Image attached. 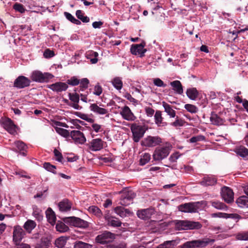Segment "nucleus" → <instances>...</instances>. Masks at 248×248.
<instances>
[{
  "label": "nucleus",
  "instance_id": "nucleus-1",
  "mask_svg": "<svg viewBox=\"0 0 248 248\" xmlns=\"http://www.w3.org/2000/svg\"><path fill=\"white\" fill-rule=\"evenodd\" d=\"M204 205V202L203 201L189 202L179 205L178 209L183 212L195 213L199 210H202Z\"/></svg>",
  "mask_w": 248,
  "mask_h": 248
},
{
  "label": "nucleus",
  "instance_id": "nucleus-2",
  "mask_svg": "<svg viewBox=\"0 0 248 248\" xmlns=\"http://www.w3.org/2000/svg\"><path fill=\"white\" fill-rule=\"evenodd\" d=\"M171 148L172 146L170 143L156 148L153 155V159L155 161H160L165 158L169 155Z\"/></svg>",
  "mask_w": 248,
  "mask_h": 248
},
{
  "label": "nucleus",
  "instance_id": "nucleus-3",
  "mask_svg": "<svg viewBox=\"0 0 248 248\" xmlns=\"http://www.w3.org/2000/svg\"><path fill=\"white\" fill-rule=\"evenodd\" d=\"M214 242V239L209 238L187 241L181 246V248H201L205 247L210 243H213Z\"/></svg>",
  "mask_w": 248,
  "mask_h": 248
},
{
  "label": "nucleus",
  "instance_id": "nucleus-4",
  "mask_svg": "<svg viewBox=\"0 0 248 248\" xmlns=\"http://www.w3.org/2000/svg\"><path fill=\"white\" fill-rule=\"evenodd\" d=\"M130 128L133 135V140L136 142L140 141L147 130L146 126L138 125L137 124H132Z\"/></svg>",
  "mask_w": 248,
  "mask_h": 248
},
{
  "label": "nucleus",
  "instance_id": "nucleus-5",
  "mask_svg": "<svg viewBox=\"0 0 248 248\" xmlns=\"http://www.w3.org/2000/svg\"><path fill=\"white\" fill-rule=\"evenodd\" d=\"M201 227V224L198 222L187 220H179L175 224V228L178 230L198 229Z\"/></svg>",
  "mask_w": 248,
  "mask_h": 248
},
{
  "label": "nucleus",
  "instance_id": "nucleus-6",
  "mask_svg": "<svg viewBox=\"0 0 248 248\" xmlns=\"http://www.w3.org/2000/svg\"><path fill=\"white\" fill-rule=\"evenodd\" d=\"M53 78L52 74L47 72L43 73L40 71H34L31 75V79L38 82H47Z\"/></svg>",
  "mask_w": 248,
  "mask_h": 248
},
{
  "label": "nucleus",
  "instance_id": "nucleus-7",
  "mask_svg": "<svg viewBox=\"0 0 248 248\" xmlns=\"http://www.w3.org/2000/svg\"><path fill=\"white\" fill-rule=\"evenodd\" d=\"M64 221L70 225L76 227L85 228L89 226V223L87 221L75 217L65 218Z\"/></svg>",
  "mask_w": 248,
  "mask_h": 248
},
{
  "label": "nucleus",
  "instance_id": "nucleus-8",
  "mask_svg": "<svg viewBox=\"0 0 248 248\" xmlns=\"http://www.w3.org/2000/svg\"><path fill=\"white\" fill-rule=\"evenodd\" d=\"M115 238V234L110 232L105 231L96 237V242L104 244L112 242Z\"/></svg>",
  "mask_w": 248,
  "mask_h": 248
},
{
  "label": "nucleus",
  "instance_id": "nucleus-9",
  "mask_svg": "<svg viewBox=\"0 0 248 248\" xmlns=\"http://www.w3.org/2000/svg\"><path fill=\"white\" fill-rule=\"evenodd\" d=\"M0 124L2 127L9 133L14 134L16 132V125L9 118H2L0 120Z\"/></svg>",
  "mask_w": 248,
  "mask_h": 248
},
{
  "label": "nucleus",
  "instance_id": "nucleus-10",
  "mask_svg": "<svg viewBox=\"0 0 248 248\" xmlns=\"http://www.w3.org/2000/svg\"><path fill=\"white\" fill-rule=\"evenodd\" d=\"M161 142V139L157 137L148 136L142 141L141 145L143 146L152 147L158 145Z\"/></svg>",
  "mask_w": 248,
  "mask_h": 248
},
{
  "label": "nucleus",
  "instance_id": "nucleus-11",
  "mask_svg": "<svg viewBox=\"0 0 248 248\" xmlns=\"http://www.w3.org/2000/svg\"><path fill=\"white\" fill-rule=\"evenodd\" d=\"M221 195L223 200L227 203H231L233 201V192L229 187L224 186L222 188Z\"/></svg>",
  "mask_w": 248,
  "mask_h": 248
},
{
  "label": "nucleus",
  "instance_id": "nucleus-12",
  "mask_svg": "<svg viewBox=\"0 0 248 248\" xmlns=\"http://www.w3.org/2000/svg\"><path fill=\"white\" fill-rule=\"evenodd\" d=\"M105 142L100 138L92 140L88 144L89 149L93 152L101 150L104 147Z\"/></svg>",
  "mask_w": 248,
  "mask_h": 248
},
{
  "label": "nucleus",
  "instance_id": "nucleus-13",
  "mask_svg": "<svg viewBox=\"0 0 248 248\" xmlns=\"http://www.w3.org/2000/svg\"><path fill=\"white\" fill-rule=\"evenodd\" d=\"M70 136L75 143L83 144L86 140L83 133L78 130H73L71 132Z\"/></svg>",
  "mask_w": 248,
  "mask_h": 248
},
{
  "label": "nucleus",
  "instance_id": "nucleus-14",
  "mask_svg": "<svg viewBox=\"0 0 248 248\" xmlns=\"http://www.w3.org/2000/svg\"><path fill=\"white\" fill-rule=\"evenodd\" d=\"M30 82L28 78L23 76H20L15 80L14 86L18 89H22L29 86Z\"/></svg>",
  "mask_w": 248,
  "mask_h": 248
},
{
  "label": "nucleus",
  "instance_id": "nucleus-15",
  "mask_svg": "<svg viewBox=\"0 0 248 248\" xmlns=\"http://www.w3.org/2000/svg\"><path fill=\"white\" fill-rule=\"evenodd\" d=\"M135 196V193L132 191L124 192L122 195L120 203L124 206L128 205L132 202Z\"/></svg>",
  "mask_w": 248,
  "mask_h": 248
},
{
  "label": "nucleus",
  "instance_id": "nucleus-16",
  "mask_svg": "<svg viewBox=\"0 0 248 248\" xmlns=\"http://www.w3.org/2000/svg\"><path fill=\"white\" fill-rule=\"evenodd\" d=\"M145 46V43H142L140 44L132 45L131 46L130 51L133 55H139L140 57H142L146 52V49L144 48Z\"/></svg>",
  "mask_w": 248,
  "mask_h": 248
},
{
  "label": "nucleus",
  "instance_id": "nucleus-17",
  "mask_svg": "<svg viewBox=\"0 0 248 248\" xmlns=\"http://www.w3.org/2000/svg\"><path fill=\"white\" fill-rule=\"evenodd\" d=\"M101 106H103V105H100L98 106L97 104L93 103L91 104L89 108L91 111L96 114L100 115H106V116L108 117L109 116L108 110L101 107Z\"/></svg>",
  "mask_w": 248,
  "mask_h": 248
},
{
  "label": "nucleus",
  "instance_id": "nucleus-18",
  "mask_svg": "<svg viewBox=\"0 0 248 248\" xmlns=\"http://www.w3.org/2000/svg\"><path fill=\"white\" fill-rule=\"evenodd\" d=\"M47 87L53 92L59 93L66 91L68 88V86L66 83L58 82L48 85Z\"/></svg>",
  "mask_w": 248,
  "mask_h": 248
},
{
  "label": "nucleus",
  "instance_id": "nucleus-19",
  "mask_svg": "<svg viewBox=\"0 0 248 248\" xmlns=\"http://www.w3.org/2000/svg\"><path fill=\"white\" fill-rule=\"evenodd\" d=\"M120 114L124 119L127 121H133L136 119V117L131 111L130 108L126 106L122 108Z\"/></svg>",
  "mask_w": 248,
  "mask_h": 248
},
{
  "label": "nucleus",
  "instance_id": "nucleus-20",
  "mask_svg": "<svg viewBox=\"0 0 248 248\" xmlns=\"http://www.w3.org/2000/svg\"><path fill=\"white\" fill-rule=\"evenodd\" d=\"M25 234L24 231L20 226H16L14 227L13 240L15 242H19L24 237Z\"/></svg>",
  "mask_w": 248,
  "mask_h": 248
},
{
  "label": "nucleus",
  "instance_id": "nucleus-21",
  "mask_svg": "<svg viewBox=\"0 0 248 248\" xmlns=\"http://www.w3.org/2000/svg\"><path fill=\"white\" fill-rule=\"evenodd\" d=\"M69 99L73 102L70 106L76 109H80L81 107L78 105L79 95L77 93H69L68 94Z\"/></svg>",
  "mask_w": 248,
  "mask_h": 248
},
{
  "label": "nucleus",
  "instance_id": "nucleus-22",
  "mask_svg": "<svg viewBox=\"0 0 248 248\" xmlns=\"http://www.w3.org/2000/svg\"><path fill=\"white\" fill-rule=\"evenodd\" d=\"M105 220L107 221L108 225L112 227H120L122 224V222L119 219L114 217L106 215L105 216Z\"/></svg>",
  "mask_w": 248,
  "mask_h": 248
},
{
  "label": "nucleus",
  "instance_id": "nucleus-23",
  "mask_svg": "<svg viewBox=\"0 0 248 248\" xmlns=\"http://www.w3.org/2000/svg\"><path fill=\"white\" fill-rule=\"evenodd\" d=\"M72 203L67 199H64L59 203V209L62 212L69 211L72 207Z\"/></svg>",
  "mask_w": 248,
  "mask_h": 248
},
{
  "label": "nucleus",
  "instance_id": "nucleus-24",
  "mask_svg": "<svg viewBox=\"0 0 248 248\" xmlns=\"http://www.w3.org/2000/svg\"><path fill=\"white\" fill-rule=\"evenodd\" d=\"M155 124L158 126H164L167 125V123L163 122V118L162 116L161 111L156 110L154 115Z\"/></svg>",
  "mask_w": 248,
  "mask_h": 248
},
{
  "label": "nucleus",
  "instance_id": "nucleus-25",
  "mask_svg": "<svg viewBox=\"0 0 248 248\" xmlns=\"http://www.w3.org/2000/svg\"><path fill=\"white\" fill-rule=\"evenodd\" d=\"M214 217H223V218H231L232 219H234L235 220H236L238 221L239 219H240L241 217L237 214H227V213H218L214 214L213 215Z\"/></svg>",
  "mask_w": 248,
  "mask_h": 248
},
{
  "label": "nucleus",
  "instance_id": "nucleus-26",
  "mask_svg": "<svg viewBox=\"0 0 248 248\" xmlns=\"http://www.w3.org/2000/svg\"><path fill=\"white\" fill-rule=\"evenodd\" d=\"M46 214L49 223L54 225L56 219L54 212L50 208H48L46 212Z\"/></svg>",
  "mask_w": 248,
  "mask_h": 248
},
{
  "label": "nucleus",
  "instance_id": "nucleus-27",
  "mask_svg": "<svg viewBox=\"0 0 248 248\" xmlns=\"http://www.w3.org/2000/svg\"><path fill=\"white\" fill-rule=\"evenodd\" d=\"M162 106L164 108L165 111L169 115L170 118H174L176 115L175 111L173 110L171 106L167 103L162 102Z\"/></svg>",
  "mask_w": 248,
  "mask_h": 248
},
{
  "label": "nucleus",
  "instance_id": "nucleus-28",
  "mask_svg": "<svg viewBox=\"0 0 248 248\" xmlns=\"http://www.w3.org/2000/svg\"><path fill=\"white\" fill-rule=\"evenodd\" d=\"M236 202L241 208H248V197L247 196H240L236 200Z\"/></svg>",
  "mask_w": 248,
  "mask_h": 248
},
{
  "label": "nucleus",
  "instance_id": "nucleus-29",
  "mask_svg": "<svg viewBox=\"0 0 248 248\" xmlns=\"http://www.w3.org/2000/svg\"><path fill=\"white\" fill-rule=\"evenodd\" d=\"M217 182L216 178L212 176H207L203 178L201 182V184L203 186H212L215 184Z\"/></svg>",
  "mask_w": 248,
  "mask_h": 248
},
{
  "label": "nucleus",
  "instance_id": "nucleus-30",
  "mask_svg": "<svg viewBox=\"0 0 248 248\" xmlns=\"http://www.w3.org/2000/svg\"><path fill=\"white\" fill-rule=\"evenodd\" d=\"M172 89L177 93L181 94L183 93L182 85L179 80H175L170 83Z\"/></svg>",
  "mask_w": 248,
  "mask_h": 248
},
{
  "label": "nucleus",
  "instance_id": "nucleus-31",
  "mask_svg": "<svg viewBox=\"0 0 248 248\" xmlns=\"http://www.w3.org/2000/svg\"><path fill=\"white\" fill-rule=\"evenodd\" d=\"M138 217L142 219H146L150 217L152 213L149 209H143L137 212Z\"/></svg>",
  "mask_w": 248,
  "mask_h": 248
},
{
  "label": "nucleus",
  "instance_id": "nucleus-32",
  "mask_svg": "<svg viewBox=\"0 0 248 248\" xmlns=\"http://www.w3.org/2000/svg\"><path fill=\"white\" fill-rule=\"evenodd\" d=\"M210 119L211 124L214 125H221L223 123L222 119L215 113H211Z\"/></svg>",
  "mask_w": 248,
  "mask_h": 248
},
{
  "label": "nucleus",
  "instance_id": "nucleus-33",
  "mask_svg": "<svg viewBox=\"0 0 248 248\" xmlns=\"http://www.w3.org/2000/svg\"><path fill=\"white\" fill-rule=\"evenodd\" d=\"M114 211L118 215L122 217H124L130 213L129 210L121 206H118L115 208Z\"/></svg>",
  "mask_w": 248,
  "mask_h": 248
},
{
  "label": "nucleus",
  "instance_id": "nucleus-34",
  "mask_svg": "<svg viewBox=\"0 0 248 248\" xmlns=\"http://www.w3.org/2000/svg\"><path fill=\"white\" fill-rule=\"evenodd\" d=\"M32 215L38 220L41 221L43 218V215L42 210L37 206L33 205L32 207Z\"/></svg>",
  "mask_w": 248,
  "mask_h": 248
},
{
  "label": "nucleus",
  "instance_id": "nucleus-35",
  "mask_svg": "<svg viewBox=\"0 0 248 248\" xmlns=\"http://www.w3.org/2000/svg\"><path fill=\"white\" fill-rule=\"evenodd\" d=\"M50 244V240L47 237H42L40 243L38 244L35 248H48Z\"/></svg>",
  "mask_w": 248,
  "mask_h": 248
},
{
  "label": "nucleus",
  "instance_id": "nucleus-36",
  "mask_svg": "<svg viewBox=\"0 0 248 248\" xmlns=\"http://www.w3.org/2000/svg\"><path fill=\"white\" fill-rule=\"evenodd\" d=\"M36 223L32 220H28L24 225V229L28 232L31 233V231L36 227Z\"/></svg>",
  "mask_w": 248,
  "mask_h": 248
},
{
  "label": "nucleus",
  "instance_id": "nucleus-37",
  "mask_svg": "<svg viewBox=\"0 0 248 248\" xmlns=\"http://www.w3.org/2000/svg\"><path fill=\"white\" fill-rule=\"evenodd\" d=\"M186 95L191 100H195L198 95V92L196 88L188 89L186 91Z\"/></svg>",
  "mask_w": 248,
  "mask_h": 248
},
{
  "label": "nucleus",
  "instance_id": "nucleus-38",
  "mask_svg": "<svg viewBox=\"0 0 248 248\" xmlns=\"http://www.w3.org/2000/svg\"><path fill=\"white\" fill-rule=\"evenodd\" d=\"M235 152L238 155L243 157L248 156V149L244 146H241L236 148Z\"/></svg>",
  "mask_w": 248,
  "mask_h": 248
},
{
  "label": "nucleus",
  "instance_id": "nucleus-39",
  "mask_svg": "<svg viewBox=\"0 0 248 248\" xmlns=\"http://www.w3.org/2000/svg\"><path fill=\"white\" fill-rule=\"evenodd\" d=\"M111 83L114 88L118 90H120L123 87V82L121 78L119 77L114 78L112 80Z\"/></svg>",
  "mask_w": 248,
  "mask_h": 248
},
{
  "label": "nucleus",
  "instance_id": "nucleus-40",
  "mask_svg": "<svg viewBox=\"0 0 248 248\" xmlns=\"http://www.w3.org/2000/svg\"><path fill=\"white\" fill-rule=\"evenodd\" d=\"M56 229L57 231L60 232H65L69 230V228L63 222L58 221L56 225Z\"/></svg>",
  "mask_w": 248,
  "mask_h": 248
},
{
  "label": "nucleus",
  "instance_id": "nucleus-41",
  "mask_svg": "<svg viewBox=\"0 0 248 248\" xmlns=\"http://www.w3.org/2000/svg\"><path fill=\"white\" fill-rule=\"evenodd\" d=\"M88 210L90 213L93 214L97 217H100L102 215L101 211L97 206H91L88 208Z\"/></svg>",
  "mask_w": 248,
  "mask_h": 248
},
{
  "label": "nucleus",
  "instance_id": "nucleus-42",
  "mask_svg": "<svg viewBox=\"0 0 248 248\" xmlns=\"http://www.w3.org/2000/svg\"><path fill=\"white\" fill-rule=\"evenodd\" d=\"M76 15L79 19L81 20L84 23H88L90 21L89 17L87 16H84V14L81 10H77L76 13Z\"/></svg>",
  "mask_w": 248,
  "mask_h": 248
},
{
  "label": "nucleus",
  "instance_id": "nucleus-43",
  "mask_svg": "<svg viewBox=\"0 0 248 248\" xmlns=\"http://www.w3.org/2000/svg\"><path fill=\"white\" fill-rule=\"evenodd\" d=\"M66 239L64 237L57 238L55 242V246L58 248H62L65 245Z\"/></svg>",
  "mask_w": 248,
  "mask_h": 248
},
{
  "label": "nucleus",
  "instance_id": "nucleus-44",
  "mask_svg": "<svg viewBox=\"0 0 248 248\" xmlns=\"http://www.w3.org/2000/svg\"><path fill=\"white\" fill-rule=\"evenodd\" d=\"M151 159V155L149 153H144L141 156L140 163L141 165H144Z\"/></svg>",
  "mask_w": 248,
  "mask_h": 248
},
{
  "label": "nucleus",
  "instance_id": "nucleus-45",
  "mask_svg": "<svg viewBox=\"0 0 248 248\" xmlns=\"http://www.w3.org/2000/svg\"><path fill=\"white\" fill-rule=\"evenodd\" d=\"M55 130L57 133L64 138H67L69 136V132L66 129L57 127H55Z\"/></svg>",
  "mask_w": 248,
  "mask_h": 248
},
{
  "label": "nucleus",
  "instance_id": "nucleus-46",
  "mask_svg": "<svg viewBox=\"0 0 248 248\" xmlns=\"http://www.w3.org/2000/svg\"><path fill=\"white\" fill-rule=\"evenodd\" d=\"M236 238L239 240L248 241V231L237 233L236 235Z\"/></svg>",
  "mask_w": 248,
  "mask_h": 248
},
{
  "label": "nucleus",
  "instance_id": "nucleus-47",
  "mask_svg": "<svg viewBox=\"0 0 248 248\" xmlns=\"http://www.w3.org/2000/svg\"><path fill=\"white\" fill-rule=\"evenodd\" d=\"M92 247L91 245L82 241L77 242L74 245L75 248H92Z\"/></svg>",
  "mask_w": 248,
  "mask_h": 248
},
{
  "label": "nucleus",
  "instance_id": "nucleus-48",
  "mask_svg": "<svg viewBox=\"0 0 248 248\" xmlns=\"http://www.w3.org/2000/svg\"><path fill=\"white\" fill-rule=\"evenodd\" d=\"M212 205L216 209L219 210H226L227 206L223 203L219 202H212Z\"/></svg>",
  "mask_w": 248,
  "mask_h": 248
},
{
  "label": "nucleus",
  "instance_id": "nucleus-49",
  "mask_svg": "<svg viewBox=\"0 0 248 248\" xmlns=\"http://www.w3.org/2000/svg\"><path fill=\"white\" fill-rule=\"evenodd\" d=\"M185 108L186 109L188 112L195 113L197 112L198 109L197 107L191 104H186L185 105Z\"/></svg>",
  "mask_w": 248,
  "mask_h": 248
},
{
  "label": "nucleus",
  "instance_id": "nucleus-50",
  "mask_svg": "<svg viewBox=\"0 0 248 248\" xmlns=\"http://www.w3.org/2000/svg\"><path fill=\"white\" fill-rule=\"evenodd\" d=\"M72 86H76L79 84V80L75 77H72L70 79H68L67 83Z\"/></svg>",
  "mask_w": 248,
  "mask_h": 248
},
{
  "label": "nucleus",
  "instance_id": "nucleus-51",
  "mask_svg": "<svg viewBox=\"0 0 248 248\" xmlns=\"http://www.w3.org/2000/svg\"><path fill=\"white\" fill-rule=\"evenodd\" d=\"M174 242L173 241H167L163 244L160 245V248H173Z\"/></svg>",
  "mask_w": 248,
  "mask_h": 248
},
{
  "label": "nucleus",
  "instance_id": "nucleus-52",
  "mask_svg": "<svg viewBox=\"0 0 248 248\" xmlns=\"http://www.w3.org/2000/svg\"><path fill=\"white\" fill-rule=\"evenodd\" d=\"M44 168L48 171L56 173V167L51 165L49 163H45L44 164Z\"/></svg>",
  "mask_w": 248,
  "mask_h": 248
},
{
  "label": "nucleus",
  "instance_id": "nucleus-53",
  "mask_svg": "<svg viewBox=\"0 0 248 248\" xmlns=\"http://www.w3.org/2000/svg\"><path fill=\"white\" fill-rule=\"evenodd\" d=\"M13 8L16 11H18L20 13H23L25 11V9L24 8L23 5L18 3H16L13 6Z\"/></svg>",
  "mask_w": 248,
  "mask_h": 248
},
{
  "label": "nucleus",
  "instance_id": "nucleus-54",
  "mask_svg": "<svg viewBox=\"0 0 248 248\" xmlns=\"http://www.w3.org/2000/svg\"><path fill=\"white\" fill-rule=\"evenodd\" d=\"M181 155L179 152H176L173 153L169 157L170 162L173 163L176 162L177 160L180 157Z\"/></svg>",
  "mask_w": 248,
  "mask_h": 248
},
{
  "label": "nucleus",
  "instance_id": "nucleus-55",
  "mask_svg": "<svg viewBox=\"0 0 248 248\" xmlns=\"http://www.w3.org/2000/svg\"><path fill=\"white\" fill-rule=\"evenodd\" d=\"M102 93V88L100 85L97 84L94 88L93 93L96 95H100Z\"/></svg>",
  "mask_w": 248,
  "mask_h": 248
},
{
  "label": "nucleus",
  "instance_id": "nucleus-56",
  "mask_svg": "<svg viewBox=\"0 0 248 248\" xmlns=\"http://www.w3.org/2000/svg\"><path fill=\"white\" fill-rule=\"evenodd\" d=\"M154 84L157 87H166V85L163 81L159 78H156L154 79Z\"/></svg>",
  "mask_w": 248,
  "mask_h": 248
},
{
  "label": "nucleus",
  "instance_id": "nucleus-57",
  "mask_svg": "<svg viewBox=\"0 0 248 248\" xmlns=\"http://www.w3.org/2000/svg\"><path fill=\"white\" fill-rule=\"evenodd\" d=\"M15 144L17 149L20 151L25 150L26 148V145L22 141H18L15 142Z\"/></svg>",
  "mask_w": 248,
  "mask_h": 248
},
{
  "label": "nucleus",
  "instance_id": "nucleus-58",
  "mask_svg": "<svg viewBox=\"0 0 248 248\" xmlns=\"http://www.w3.org/2000/svg\"><path fill=\"white\" fill-rule=\"evenodd\" d=\"M43 55L46 58H50L54 56V53L53 51L49 49H46L44 51Z\"/></svg>",
  "mask_w": 248,
  "mask_h": 248
},
{
  "label": "nucleus",
  "instance_id": "nucleus-59",
  "mask_svg": "<svg viewBox=\"0 0 248 248\" xmlns=\"http://www.w3.org/2000/svg\"><path fill=\"white\" fill-rule=\"evenodd\" d=\"M76 114H77V115L78 116V117H79L80 118H81L83 120H86L87 121V122H93V120L92 118H88V117L85 114H81L80 113V112H76Z\"/></svg>",
  "mask_w": 248,
  "mask_h": 248
},
{
  "label": "nucleus",
  "instance_id": "nucleus-60",
  "mask_svg": "<svg viewBox=\"0 0 248 248\" xmlns=\"http://www.w3.org/2000/svg\"><path fill=\"white\" fill-rule=\"evenodd\" d=\"M204 140V137L202 136H198L193 137L190 139V141L191 143H195L199 141L203 140Z\"/></svg>",
  "mask_w": 248,
  "mask_h": 248
},
{
  "label": "nucleus",
  "instance_id": "nucleus-61",
  "mask_svg": "<svg viewBox=\"0 0 248 248\" xmlns=\"http://www.w3.org/2000/svg\"><path fill=\"white\" fill-rule=\"evenodd\" d=\"M89 83V80L84 78L81 79V81H79L80 86L83 88H87L88 87V84Z\"/></svg>",
  "mask_w": 248,
  "mask_h": 248
},
{
  "label": "nucleus",
  "instance_id": "nucleus-62",
  "mask_svg": "<svg viewBox=\"0 0 248 248\" xmlns=\"http://www.w3.org/2000/svg\"><path fill=\"white\" fill-rule=\"evenodd\" d=\"M184 124L183 121L179 119L178 117H176L175 121L171 124V125L174 126H181Z\"/></svg>",
  "mask_w": 248,
  "mask_h": 248
},
{
  "label": "nucleus",
  "instance_id": "nucleus-63",
  "mask_svg": "<svg viewBox=\"0 0 248 248\" xmlns=\"http://www.w3.org/2000/svg\"><path fill=\"white\" fill-rule=\"evenodd\" d=\"M91 55L92 56L94 57V58H93L90 60V61L92 62V63L95 64L97 63L98 62V59L97 57L98 56V53L97 52L92 51L91 52Z\"/></svg>",
  "mask_w": 248,
  "mask_h": 248
},
{
  "label": "nucleus",
  "instance_id": "nucleus-64",
  "mask_svg": "<svg viewBox=\"0 0 248 248\" xmlns=\"http://www.w3.org/2000/svg\"><path fill=\"white\" fill-rule=\"evenodd\" d=\"M54 153L55 156L56 157V160L59 162H62L63 159L62 154L56 149L54 150Z\"/></svg>",
  "mask_w": 248,
  "mask_h": 248
}]
</instances>
